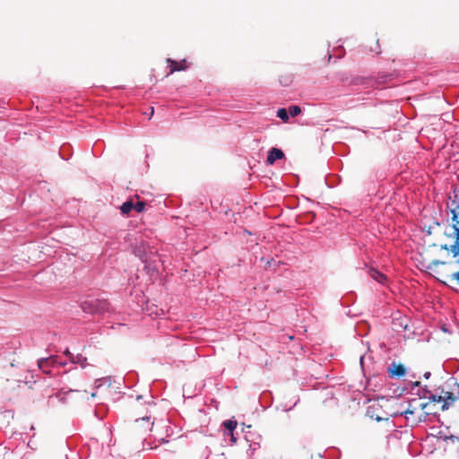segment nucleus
I'll use <instances>...</instances> for the list:
<instances>
[{"instance_id":"obj_15","label":"nucleus","mask_w":459,"mask_h":459,"mask_svg":"<svg viewBox=\"0 0 459 459\" xmlns=\"http://www.w3.org/2000/svg\"><path fill=\"white\" fill-rule=\"evenodd\" d=\"M145 208V203L143 201H138L136 204H134V210H135L137 212H141Z\"/></svg>"},{"instance_id":"obj_7","label":"nucleus","mask_w":459,"mask_h":459,"mask_svg":"<svg viewBox=\"0 0 459 459\" xmlns=\"http://www.w3.org/2000/svg\"><path fill=\"white\" fill-rule=\"evenodd\" d=\"M223 425H224L225 429L230 432L231 439H232L233 442H235L236 438L234 437L232 432H233V430L236 429V427L238 425L237 421H235V420H226V421H224Z\"/></svg>"},{"instance_id":"obj_3","label":"nucleus","mask_w":459,"mask_h":459,"mask_svg":"<svg viewBox=\"0 0 459 459\" xmlns=\"http://www.w3.org/2000/svg\"><path fill=\"white\" fill-rule=\"evenodd\" d=\"M388 373H389V376L392 377H401L406 374V368L402 364H397L395 362H393L388 367Z\"/></svg>"},{"instance_id":"obj_9","label":"nucleus","mask_w":459,"mask_h":459,"mask_svg":"<svg viewBox=\"0 0 459 459\" xmlns=\"http://www.w3.org/2000/svg\"><path fill=\"white\" fill-rule=\"evenodd\" d=\"M134 204L132 200L125 202L121 207V212L123 214H128L132 210H134Z\"/></svg>"},{"instance_id":"obj_8","label":"nucleus","mask_w":459,"mask_h":459,"mask_svg":"<svg viewBox=\"0 0 459 459\" xmlns=\"http://www.w3.org/2000/svg\"><path fill=\"white\" fill-rule=\"evenodd\" d=\"M169 62H170L171 72L185 70L186 67L185 60H183L181 63H178L169 59Z\"/></svg>"},{"instance_id":"obj_10","label":"nucleus","mask_w":459,"mask_h":459,"mask_svg":"<svg viewBox=\"0 0 459 459\" xmlns=\"http://www.w3.org/2000/svg\"><path fill=\"white\" fill-rule=\"evenodd\" d=\"M371 277L380 283H384L386 280L385 275H384L382 273H380L377 270L371 271Z\"/></svg>"},{"instance_id":"obj_12","label":"nucleus","mask_w":459,"mask_h":459,"mask_svg":"<svg viewBox=\"0 0 459 459\" xmlns=\"http://www.w3.org/2000/svg\"><path fill=\"white\" fill-rule=\"evenodd\" d=\"M449 250L453 253V256L456 257L459 255V240L455 239V243L449 247Z\"/></svg>"},{"instance_id":"obj_27","label":"nucleus","mask_w":459,"mask_h":459,"mask_svg":"<svg viewBox=\"0 0 459 459\" xmlns=\"http://www.w3.org/2000/svg\"><path fill=\"white\" fill-rule=\"evenodd\" d=\"M455 225H459V221H456V223H455Z\"/></svg>"},{"instance_id":"obj_17","label":"nucleus","mask_w":459,"mask_h":459,"mask_svg":"<svg viewBox=\"0 0 459 459\" xmlns=\"http://www.w3.org/2000/svg\"><path fill=\"white\" fill-rule=\"evenodd\" d=\"M413 413H414V411H413V410H411V409H410V408H409V409H407L404 412H403V414H404L406 418H407V415H408V414L412 415Z\"/></svg>"},{"instance_id":"obj_26","label":"nucleus","mask_w":459,"mask_h":459,"mask_svg":"<svg viewBox=\"0 0 459 459\" xmlns=\"http://www.w3.org/2000/svg\"><path fill=\"white\" fill-rule=\"evenodd\" d=\"M60 396H61V394H57L56 395V398H59Z\"/></svg>"},{"instance_id":"obj_21","label":"nucleus","mask_w":459,"mask_h":459,"mask_svg":"<svg viewBox=\"0 0 459 459\" xmlns=\"http://www.w3.org/2000/svg\"><path fill=\"white\" fill-rule=\"evenodd\" d=\"M446 391H445L443 388H442V389H440V388H439V394H440L442 396H446Z\"/></svg>"},{"instance_id":"obj_6","label":"nucleus","mask_w":459,"mask_h":459,"mask_svg":"<svg viewBox=\"0 0 459 459\" xmlns=\"http://www.w3.org/2000/svg\"><path fill=\"white\" fill-rule=\"evenodd\" d=\"M446 396H443V404L441 406V409L443 411L447 410L451 405L454 404V403L459 399V397H456V394H455L452 392H446Z\"/></svg>"},{"instance_id":"obj_4","label":"nucleus","mask_w":459,"mask_h":459,"mask_svg":"<svg viewBox=\"0 0 459 459\" xmlns=\"http://www.w3.org/2000/svg\"><path fill=\"white\" fill-rule=\"evenodd\" d=\"M283 158V152L278 148L273 147L268 152L266 162L270 165H273L277 160H281Z\"/></svg>"},{"instance_id":"obj_19","label":"nucleus","mask_w":459,"mask_h":459,"mask_svg":"<svg viewBox=\"0 0 459 459\" xmlns=\"http://www.w3.org/2000/svg\"><path fill=\"white\" fill-rule=\"evenodd\" d=\"M459 256V255H458ZM458 263H459V259H458ZM452 278L456 280V281H459V271L457 273H455L453 275H452Z\"/></svg>"},{"instance_id":"obj_25","label":"nucleus","mask_w":459,"mask_h":459,"mask_svg":"<svg viewBox=\"0 0 459 459\" xmlns=\"http://www.w3.org/2000/svg\"><path fill=\"white\" fill-rule=\"evenodd\" d=\"M424 376H425L426 378H428L430 376V373L427 372Z\"/></svg>"},{"instance_id":"obj_1","label":"nucleus","mask_w":459,"mask_h":459,"mask_svg":"<svg viewBox=\"0 0 459 459\" xmlns=\"http://www.w3.org/2000/svg\"><path fill=\"white\" fill-rule=\"evenodd\" d=\"M109 304L106 300L95 299L85 301L82 305V308L88 313L101 314L108 310Z\"/></svg>"},{"instance_id":"obj_22","label":"nucleus","mask_w":459,"mask_h":459,"mask_svg":"<svg viewBox=\"0 0 459 459\" xmlns=\"http://www.w3.org/2000/svg\"><path fill=\"white\" fill-rule=\"evenodd\" d=\"M441 248L445 250H449V247L447 245H442Z\"/></svg>"},{"instance_id":"obj_23","label":"nucleus","mask_w":459,"mask_h":459,"mask_svg":"<svg viewBox=\"0 0 459 459\" xmlns=\"http://www.w3.org/2000/svg\"><path fill=\"white\" fill-rule=\"evenodd\" d=\"M435 264H445V262H441V261H436L434 262Z\"/></svg>"},{"instance_id":"obj_14","label":"nucleus","mask_w":459,"mask_h":459,"mask_svg":"<svg viewBox=\"0 0 459 459\" xmlns=\"http://www.w3.org/2000/svg\"><path fill=\"white\" fill-rule=\"evenodd\" d=\"M290 115L294 117L301 113V108L299 106H290L289 108Z\"/></svg>"},{"instance_id":"obj_16","label":"nucleus","mask_w":459,"mask_h":459,"mask_svg":"<svg viewBox=\"0 0 459 459\" xmlns=\"http://www.w3.org/2000/svg\"><path fill=\"white\" fill-rule=\"evenodd\" d=\"M452 228H453V230H454L453 237H454L455 239L459 240V225H455V224H454Z\"/></svg>"},{"instance_id":"obj_24","label":"nucleus","mask_w":459,"mask_h":459,"mask_svg":"<svg viewBox=\"0 0 459 459\" xmlns=\"http://www.w3.org/2000/svg\"><path fill=\"white\" fill-rule=\"evenodd\" d=\"M153 113H154V109H153V108H151L150 117L153 115Z\"/></svg>"},{"instance_id":"obj_2","label":"nucleus","mask_w":459,"mask_h":459,"mask_svg":"<svg viewBox=\"0 0 459 459\" xmlns=\"http://www.w3.org/2000/svg\"><path fill=\"white\" fill-rule=\"evenodd\" d=\"M55 364H59V365H65V363H62V362H58L56 358L55 357H49V358H44V359H39L38 361V365H39V368L46 374H49L50 371L48 370V368L50 366H53Z\"/></svg>"},{"instance_id":"obj_18","label":"nucleus","mask_w":459,"mask_h":459,"mask_svg":"<svg viewBox=\"0 0 459 459\" xmlns=\"http://www.w3.org/2000/svg\"><path fill=\"white\" fill-rule=\"evenodd\" d=\"M452 220H453V221H454V222H455V223H456V221H459V220H458V215H457V213H456L455 211H453V217H452Z\"/></svg>"},{"instance_id":"obj_13","label":"nucleus","mask_w":459,"mask_h":459,"mask_svg":"<svg viewBox=\"0 0 459 459\" xmlns=\"http://www.w3.org/2000/svg\"><path fill=\"white\" fill-rule=\"evenodd\" d=\"M277 116L284 122H286L289 119V114L285 108H279L277 111Z\"/></svg>"},{"instance_id":"obj_5","label":"nucleus","mask_w":459,"mask_h":459,"mask_svg":"<svg viewBox=\"0 0 459 459\" xmlns=\"http://www.w3.org/2000/svg\"><path fill=\"white\" fill-rule=\"evenodd\" d=\"M65 355L69 358V359L71 360L72 363H74V364H81L82 368H85L86 367V360H87V359L85 357H83L82 355L77 354V355L74 356V354H72L69 351V350H65Z\"/></svg>"},{"instance_id":"obj_20","label":"nucleus","mask_w":459,"mask_h":459,"mask_svg":"<svg viewBox=\"0 0 459 459\" xmlns=\"http://www.w3.org/2000/svg\"><path fill=\"white\" fill-rule=\"evenodd\" d=\"M141 420L149 422L150 421V417L149 416H143V417L141 418Z\"/></svg>"},{"instance_id":"obj_11","label":"nucleus","mask_w":459,"mask_h":459,"mask_svg":"<svg viewBox=\"0 0 459 459\" xmlns=\"http://www.w3.org/2000/svg\"><path fill=\"white\" fill-rule=\"evenodd\" d=\"M429 399L432 402L443 403L444 397L439 394V388H437L434 394H429Z\"/></svg>"}]
</instances>
